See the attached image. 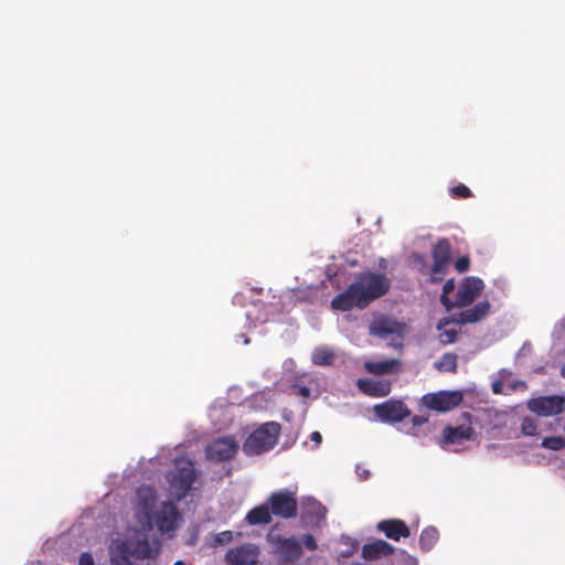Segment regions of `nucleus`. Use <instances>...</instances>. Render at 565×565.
Returning a JSON list of instances; mask_svg holds the SVG:
<instances>
[{"instance_id":"nucleus-7","label":"nucleus","mask_w":565,"mask_h":565,"mask_svg":"<svg viewBox=\"0 0 565 565\" xmlns=\"http://www.w3.org/2000/svg\"><path fill=\"white\" fill-rule=\"evenodd\" d=\"M564 408L565 398L558 395L540 396L527 402V409L541 417L558 415Z\"/></svg>"},{"instance_id":"nucleus-38","label":"nucleus","mask_w":565,"mask_h":565,"mask_svg":"<svg viewBox=\"0 0 565 565\" xmlns=\"http://www.w3.org/2000/svg\"><path fill=\"white\" fill-rule=\"evenodd\" d=\"M412 422H413V425L414 426H420L423 425L424 423L427 422V417L425 416H419V415H415L413 418H412Z\"/></svg>"},{"instance_id":"nucleus-10","label":"nucleus","mask_w":565,"mask_h":565,"mask_svg":"<svg viewBox=\"0 0 565 565\" xmlns=\"http://www.w3.org/2000/svg\"><path fill=\"white\" fill-rule=\"evenodd\" d=\"M237 449L238 445L234 437L226 436L213 440L206 447V457L217 462L227 461L235 456Z\"/></svg>"},{"instance_id":"nucleus-17","label":"nucleus","mask_w":565,"mask_h":565,"mask_svg":"<svg viewBox=\"0 0 565 565\" xmlns=\"http://www.w3.org/2000/svg\"><path fill=\"white\" fill-rule=\"evenodd\" d=\"M490 308L491 305L488 300L480 301L473 307L459 312L456 318V322L459 324L479 322L490 312Z\"/></svg>"},{"instance_id":"nucleus-27","label":"nucleus","mask_w":565,"mask_h":565,"mask_svg":"<svg viewBox=\"0 0 565 565\" xmlns=\"http://www.w3.org/2000/svg\"><path fill=\"white\" fill-rule=\"evenodd\" d=\"M458 356L455 353H445L441 358L435 362V367L440 372H457Z\"/></svg>"},{"instance_id":"nucleus-40","label":"nucleus","mask_w":565,"mask_h":565,"mask_svg":"<svg viewBox=\"0 0 565 565\" xmlns=\"http://www.w3.org/2000/svg\"><path fill=\"white\" fill-rule=\"evenodd\" d=\"M298 392H299V395H301L302 397H309L310 396V388L307 387V386H300Z\"/></svg>"},{"instance_id":"nucleus-42","label":"nucleus","mask_w":565,"mask_h":565,"mask_svg":"<svg viewBox=\"0 0 565 565\" xmlns=\"http://www.w3.org/2000/svg\"><path fill=\"white\" fill-rule=\"evenodd\" d=\"M561 374L563 377H565V364L563 365V367L561 369Z\"/></svg>"},{"instance_id":"nucleus-30","label":"nucleus","mask_w":565,"mask_h":565,"mask_svg":"<svg viewBox=\"0 0 565 565\" xmlns=\"http://www.w3.org/2000/svg\"><path fill=\"white\" fill-rule=\"evenodd\" d=\"M455 290V279L450 278L446 280V282L443 286V294L440 296V302L441 305L447 309L451 310L455 308V301H452L448 295Z\"/></svg>"},{"instance_id":"nucleus-29","label":"nucleus","mask_w":565,"mask_h":565,"mask_svg":"<svg viewBox=\"0 0 565 565\" xmlns=\"http://www.w3.org/2000/svg\"><path fill=\"white\" fill-rule=\"evenodd\" d=\"M448 266H449V263L434 260V264L431 266L430 274H429V280L435 284L443 281L447 274Z\"/></svg>"},{"instance_id":"nucleus-4","label":"nucleus","mask_w":565,"mask_h":565,"mask_svg":"<svg viewBox=\"0 0 565 565\" xmlns=\"http://www.w3.org/2000/svg\"><path fill=\"white\" fill-rule=\"evenodd\" d=\"M405 331L406 324L404 322H399L386 316L374 319L370 326L371 334L390 340L394 345H401Z\"/></svg>"},{"instance_id":"nucleus-16","label":"nucleus","mask_w":565,"mask_h":565,"mask_svg":"<svg viewBox=\"0 0 565 565\" xmlns=\"http://www.w3.org/2000/svg\"><path fill=\"white\" fill-rule=\"evenodd\" d=\"M476 431L471 425L446 426L443 429V444L455 445L462 440H473Z\"/></svg>"},{"instance_id":"nucleus-25","label":"nucleus","mask_w":565,"mask_h":565,"mask_svg":"<svg viewBox=\"0 0 565 565\" xmlns=\"http://www.w3.org/2000/svg\"><path fill=\"white\" fill-rule=\"evenodd\" d=\"M433 260L449 263L451 262V244L447 238H440L433 246Z\"/></svg>"},{"instance_id":"nucleus-5","label":"nucleus","mask_w":565,"mask_h":565,"mask_svg":"<svg viewBox=\"0 0 565 565\" xmlns=\"http://www.w3.org/2000/svg\"><path fill=\"white\" fill-rule=\"evenodd\" d=\"M462 399L463 395L460 391H439L425 394L422 403L428 409L444 413L457 407Z\"/></svg>"},{"instance_id":"nucleus-31","label":"nucleus","mask_w":565,"mask_h":565,"mask_svg":"<svg viewBox=\"0 0 565 565\" xmlns=\"http://www.w3.org/2000/svg\"><path fill=\"white\" fill-rule=\"evenodd\" d=\"M541 446L546 449L562 450L565 448V438L562 436L545 437L542 440Z\"/></svg>"},{"instance_id":"nucleus-1","label":"nucleus","mask_w":565,"mask_h":565,"mask_svg":"<svg viewBox=\"0 0 565 565\" xmlns=\"http://www.w3.org/2000/svg\"><path fill=\"white\" fill-rule=\"evenodd\" d=\"M390 288L391 280L385 274L364 271L332 299L331 307L340 311H349L354 307L365 309L372 301L386 295Z\"/></svg>"},{"instance_id":"nucleus-23","label":"nucleus","mask_w":565,"mask_h":565,"mask_svg":"<svg viewBox=\"0 0 565 565\" xmlns=\"http://www.w3.org/2000/svg\"><path fill=\"white\" fill-rule=\"evenodd\" d=\"M401 362L397 359H391L381 362H366L365 369L374 375L392 374L398 371Z\"/></svg>"},{"instance_id":"nucleus-3","label":"nucleus","mask_w":565,"mask_h":565,"mask_svg":"<svg viewBox=\"0 0 565 565\" xmlns=\"http://www.w3.org/2000/svg\"><path fill=\"white\" fill-rule=\"evenodd\" d=\"M280 429L281 426L277 422L263 424L246 438L243 451L248 456L269 451L277 445Z\"/></svg>"},{"instance_id":"nucleus-9","label":"nucleus","mask_w":565,"mask_h":565,"mask_svg":"<svg viewBox=\"0 0 565 565\" xmlns=\"http://www.w3.org/2000/svg\"><path fill=\"white\" fill-rule=\"evenodd\" d=\"M374 414L382 422L399 423L411 415V411L402 401L388 399L373 408Z\"/></svg>"},{"instance_id":"nucleus-43","label":"nucleus","mask_w":565,"mask_h":565,"mask_svg":"<svg viewBox=\"0 0 565 565\" xmlns=\"http://www.w3.org/2000/svg\"><path fill=\"white\" fill-rule=\"evenodd\" d=\"M173 565H185L182 561H177Z\"/></svg>"},{"instance_id":"nucleus-34","label":"nucleus","mask_w":565,"mask_h":565,"mask_svg":"<svg viewBox=\"0 0 565 565\" xmlns=\"http://www.w3.org/2000/svg\"><path fill=\"white\" fill-rule=\"evenodd\" d=\"M232 540H233L232 531H223L221 533H217L214 536L213 544L215 546H217V545H225V544H228Z\"/></svg>"},{"instance_id":"nucleus-8","label":"nucleus","mask_w":565,"mask_h":565,"mask_svg":"<svg viewBox=\"0 0 565 565\" xmlns=\"http://www.w3.org/2000/svg\"><path fill=\"white\" fill-rule=\"evenodd\" d=\"M483 288L484 284L479 277H466L456 294L455 307L465 308L470 306L481 295Z\"/></svg>"},{"instance_id":"nucleus-19","label":"nucleus","mask_w":565,"mask_h":565,"mask_svg":"<svg viewBox=\"0 0 565 565\" xmlns=\"http://www.w3.org/2000/svg\"><path fill=\"white\" fill-rule=\"evenodd\" d=\"M395 548L393 545L384 540H376L374 542L364 544L362 547V556L365 559H379L383 556H388L394 553Z\"/></svg>"},{"instance_id":"nucleus-35","label":"nucleus","mask_w":565,"mask_h":565,"mask_svg":"<svg viewBox=\"0 0 565 565\" xmlns=\"http://www.w3.org/2000/svg\"><path fill=\"white\" fill-rule=\"evenodd\" d=\"M470 259L468 256L459 257L455 263V268L458 273H465L469 269Z\"/></svg>"},{"instance_id":"nucleus-32","label":"nucleus","mask_w":565,"mask_h":565,"mask_svg":"<svg viewBox=\"0 0 565 565\" xmlns=\"http://www.w3.org/2000/svg\"><path fill=\"white\" fill-rule=\"evenodd\" d=\"M537 430V423L532 417H524L521 423V433L524 436H535Z\"/></svg>"},{"instance_id":"nucleus-28","label":"nucleus","mask_w":565,"mask_h":565,"mask_svg":"<svg viewBox=\"0 0 565 565\" xmlns=\"http://www.w3.org/2000/svg\"><path fill=\"white\" fill-rule=\"evenodd\" d=\"M334 354L328 348L319 347L312 352V363L316 365H331Z\"/></svg>"},{"instance_id":"nucleus-11","label":"nucleus","mask_w":565,"mask_h":565,"mask_svg":"<svg viewBox=\"0 0 565 565\" xmlns=\"http://www.w3.org/2000/svg\"><path fill=\"white\" fill-rule=\"evenodd\" d=\"M268 539L275 547L276 555L285 563L294 562L302 554L300 543L292 537L286 539L279 535L274 537L269 535Z\"/></svg>"},{"instance_id":"nucleus-13","label":"nucleus","mask_w":565,"mask_h":565,"mask_svg":"<svg viewBox=\"0 0 565 565\" xmlns=\"http://www.w3.org/2000/svg\"><path fill=\"white\" fill-rule=\"evenodd\" d=\"M178 519V508L171 501L163 502L154 515V522L159 531L163 533L173 531L177 527Z\"/></svg>"},{"instance_id":"nucleus-21","label":"nucleus","mask_w":565,"mask_h":565,"mask_svg":"<svg viewBox=\"0 0 565 565\" xmlns=\"http://www.w3.org/2000/svg\"><path fill=\"white\" fill-rule=\"evenodd\" d=\"M301 518L305 522L319 521L324 516V508L313 498H307L301 503Z\"/></svg>"},{"instance_id":"nucleus-14","label":"nucleus","mask_w":565,"mask_h":565,"mask_svg":"<svg viewBox=\"0 0 565 565\" xmlns=\"http://www.w3.org/2000/svg\"><path fill=\"white\" fill-rule=\"evenodd\" d=\"M157 501L154 488L142 484L136 491V511L142 514L147 520L151 519L152 510Z\"/></svg>"},{"instance_id":"nucleus-24","label":"nucleus","mask_w":565,"mask_h":565,"mask_svg":"<svg viewBox=\"0 0 565 565\" xmlns=\"http://www.w3.org/2000/svg\"><path fill=\"white\" fill-rule=\"evenodd\" d=\"M452 321L456 322V319L443 318L437 323L436 328L439 331L438 340L443 345L451 344L457 340L458 331L455 329H446V326H448Z\"/></svg>"},{"instance_id":"nucleus-36","label":"nucleus","mask_w":565,"mask_h":565,"mask_svg":"<svg viewBox=\"0 0 565 565\" xmlns=\"http://www.w3.org/2000/svg\"><path fill=\"white\" fill-rule=\"evenodd\" d=\"M303 545L310 551H315L317 548V542L311 534H306L303 536Z\"/></svg>"},{"instance_id":"nucleus-6","label":"nucleus","mask_w":565,"mask_h":565,"mask_svg":"<svg viewBox=\"0 0 565 565\" xmlns=\"http://www.w3.org/2000/svg\"><path fill=\"white\" fill-rule=\"evenodd\" d=\"M271 513L281 519H292L297 515L298 502L294 492L282 490L274 492L268 498Z\"/></svg>"},{"instance_id":"nucleus-26","label":"nucleus","mask_w":565,"mask_h":565,"mask_svg":"<svg viewBox=\"0 0 565 565\" xmlns=\"http://www.w3.org/2000/svg\"><path fill=\"white\" fill-rule=\"evenodd\" d=\"M439 539V533L436 527L427 526L425 527L419 536V545L423 551H429L437 543Z\"/></svg>"},{"instance_id":"nucleus-41","label":"nucleus","mask_w":565,"mask_h":565,"mask_svg":"<svg viewBox=\"0 0 565 565\" xmlns=\"http://www.w3.org/2000/svg\"><path fill=\"white\" fill-rule=\"evenodd\" d=\"M418 262L424 263V257L422 255L414 256Z\"/></svg>"},{"instance_id":"nucleus-15","label":"nucleus","mask_w":565,"mask_h":565,"mask_svg":"<svg viewBox=\"0 0 565 565\" xmlns=\"http://www.w3.org/2000/svg\"><path fill=\"white\" fill-rule=\"evenodd\" d=\"M379 532L393 541H399L402 537H408L411 530L407 524L399 519H388L380 521L376 525Z\"/></svg>"},{"instance_id":"nucleus-18","label":"nucleus","mask_w":565,"mask_h":565,"mask_svg":"<svg viewBox=\"0 0 565 565\" xmlns=\"http://www.w3.org/2000/svg\"><path fill=\"white\" fill-rule=\"evenodd\" d=\"M359 388L372 397H384L391 393L392 384L387 380H359Z\"/></svg>"},{"instance_id":"nucleus-20","label":"nucleus","mask_w":565,"mask_h":565,"mask_svg":"<svg viewBox=\"0 0 565 565\" xmlns=\"http://www.w3.org/2000/svg\"><path fill=\"white\" fill-rule=\"evenodd\" d=\"M160 551V542H150L147 537L138 540L132 547L131 554L138 559L154 558Z\"/></svg>"},{"instance_id":"nucleus-39","label":"nucleus","mask_w":565,"mask_h":565,"mask_svg":"<svg viewBox=\"0 0 565 565\" xmlns=\"http://www.w3.org/2000/svg\"><path fill=\"white\" fill-rule=\"evenodd\" d=\"M310 439L318 446L322 443V435L319 431H313L310 435Z\"/></svg>"},{"instance_id":"nucleus-2","label":"nucleus","mask_w":565,"mask_h":565,"mask_svg":"<svg viewBox=\"0 0 565 565\" xmlns=\"http://www.w3.org/2000/svg\"><path fill=\"white\" fill-rule=\"evenodd\" d=\"M198 478V471L194 462L184 457L175 458L173 467L167 473V481L177 500H182L192 489Z\"/></svg>"},{"instance_id":"nucleus-12","label":"nucleus","mask_w":565,"mask_h":565,"mask_svg":"<svg viewBox=\"0 0 565 565\" xmlns=\"http://www.w3.org/2000/svg\"><path fill=\"white\" fill-rule=\"evenodd\" d=\"M259 548L254 544H243L231 548L225 559L231 565H256L258 562Z\"/></svg>"},{"instance_id":"nucleus-22","label":"nucleus","mask_w":565,"mask_h":565,"mask_svg":"<svg viewBox=\"0 0 565 565\" xmlns=\"http://www.w3.org/2000/svg\"><path fill=\"white\" fill-rule=\"evenodd\" d=\"M271 514L269 504H260L248 511L245 521L249 525L269 524L271 522Z\"/></svg>"},{"instance_id":"nucleus-33","label":"nucleus","mask_w":565,"mask_h":565,"mask_svg":"<svg viewBox=\"0 0 565 565\" xmlns=\"http://www.w3.org/2000/svg\"><path fill=\"white\" fill-rule=\"evenodd\" d=\"M450 193L454 198H459V199H467V198L472 196L471 190L462 183L452 186L450 189Z\"/></svg>"},{"instance_id":"nucleus-37","label":"nucleus","mask_w":565,"mask_h":565,"mask_svg":"<svg viewBox=\"0 0 565 565\" xmlns=\"http://www.w3.org/2000/svg\"><path fill=\"white\" fill-rule=\"evenodd\" d=\"M78 565H95L93 555L88 552L82 553Z\"/></svg>"}]
</instances>
